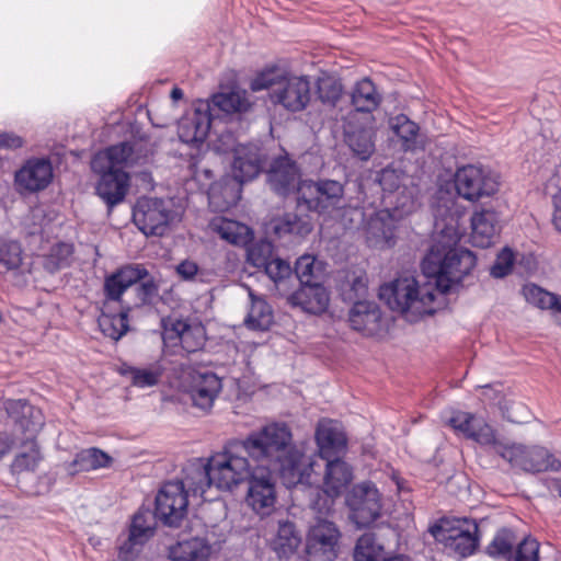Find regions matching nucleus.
<instances>
[{"instance_id":"864d4df0","label":"nucleus","mask_w":561,"mask_h":561,"mask_svg":"<svg viewBox=\"0 0 561 561\" xmlns=\"http://www.w3.org/2000/svg\"><path fill=\"white\" fill-rule=\"evenodd\" d=\"M72 254V244L59 242L50 249V253L45 260V266L50 272L64 268L70 264V257Z\"/></svg>"},{"instance_id":"a878e982","label":"nucleus","mask_w":561,"mask_h":561,"mask_svg":"<svg viewBox=\"0 0 561 561\" xmlns=\"http://www.w3.org/2000/svg\"><path fill=\"white\" fill-rule=\"evenodd\" d=\"M499 218L492 209L474 211L471 217L470 240L472 245L484 249L493 243L499 232Z\"/></svg>"},{"instance_id":"39448f33","label":"nucleus","mask_w":561,"mask_h":561,"mask_svg":"<svg viewBox=\"0 0 561 561\" xmlns=\"http://www.w3.org/2000/svg\"><path fill=\"white\" fill-rule=\"evenodd\" d=\"M436 290L430 283L420 285L414 277H401L382 285L379 297L391 310L405 314L410 321H417L435 312L433 302Z\"/></svg>"},{"instance_id":"7c9ffc66","label":"nucleus","mask_w":561,"mask_h":561,"mask_svg":"<svg viewBox=\"0 0 561 561\" xmlns=\"http://www.w3.org/2000/svg\"><path fill=\"white\" fill-rule=\"evenodd\" d=\"M211 546L205 538L194 537L178 541L169 548L171 561H208Z\"/></svg>"},{"instance_id":"09e8293b","label":"nucleus","mask_w":561,"mask_h":561,"mask_svg":"<svg viewBox=\"0 0 561 561\" xmlns=\"http://www.w3.org/2000/svg\"><path fill=\"white\" fill-rule=\"evenodd\" d=\"M343 92L342 83L331 78H321L317 82V95L322 104L334 107Z\"/></svg>"},{"instance_id":"473e14b6","label":"nucleus","mask_w":561,"mask_h":561,"mask_svg":"<svg viewBox=\"0 0 561 561\" xmlns=\"http://www.w3.org/2000/svg\"><path fill=\"white\" fill-rule=\"evenodd\" d=\"M250 308L244 318V325L253 331H267L274 323V312L268 302L256 295L253 290H249Z\"/></svg>"},{"instance_id":"79ce46f5","label":"nucleus","mask_w":561,"mask_h":561,"mask_svg":"<svg viewBox=\"0 0 561 561\" xmlns=\"http://www.w3.org/2000/svg\"><path fill=\"white\" fill-rule=\"evenodd\" d=\"M42 459L43 456L37 443L33 439L26 440L22 445V450L14 457L11 470L14 474L34 472Z\"/></svg>"},{"instance_id":"ea45409f","label":"nucleus","mask_w":561,"mask_h":561,"mask_svg":"<svg viewBox=\"0 0 561 561\" xmlns=\"http://www.w3.org/2000/svg\"><path fill=\"white\" fill-rule=\"evenodd\" d=\"M391 130L400 138L404 151H415L422 148L419 140L420 127L411 121L407 115L399 114L389 119Z\"/></svg>"},{"instance_id":"f8f14e48","label":"nucleus","mask_w":561,"mask_h":561,"mask_svg":"<svg viewBox=\"0 0 561 561\" xmlns=\"http://www.w3.org/2000/svg\"><path fill=\"white\" fill-rule=\"evenodd\" d=\"M188 495L182 482H164L154 499L158 519L163 525L178 527L187 513Z\"/></svg>"},{"instance_id":"774afa93","label":"nucleus","mask_w":561,"mask_h":561,"mask_svg":"<svg viewBox=\"0 0 561 561\" xmlns=\"http://www.w3.org/2000/svg\"><path fill=\"white\" fill-rule=\"evenodd\" d=\"M556 186L558 192L553 194L554 211L552 222L556 229L561 232V176L556 179Z\"/></svg>"},{"instance_id":"b1692460","label":"nucleus","mask_w":561,"mask_h":561,"mask_svg":"<svg viewBox=\"0 0 561 561\" xmlns=\"http://www.w3.org/2000/svg\"><path fill=\"white\" fill-rule=\"evenodd\" d=\"M133 146L129 142H121L96 152L91 160L92 171L105 169L124 170L133 165Z\"/></svg>"},{"instance_id":"6ab92c4d","label":"nucleus","mask_w":561,"mask_h":561,"mask_svg":"<svg viewBox=\"0 0 561 561\" xmlns=\"http://www.w3.org/2000/svg\"><path fill=\"white\" fill-rule=\"evenodd\" d=\"M407 211L401 208H383L376 211L369 219L367 225V239L374 247L392 245L397 222Z\"/></svg>"},{"instance_id":"c03bdc74","label":"nucleus","mask_w":561,"mask_h":561,"mask_svg":"<svg viewBox=\"0 0 561 561\" xmlns=\"http://www.w3.org/2000/svg\"><path fill=\"white\" fill-rule=\"evenodd\" d=\"M523 295L525 299L540 309H550L553 312L561 313V301L559 297L543 288L528 284L523 287Z\"/></svg>"},{"instance_id":"9b49d317","label":"nucleus","mask_w":561,"mask_h":561,"mask_svg":"<svg viewBox=\"0 0 561 561\" xmlns=\"http://www.w3.org/2000/svg\"><path fill=\"white\" fill-rule=\"evenodd\" d=\"M455 188L467 201H478L491 196L499 190L496 178L482 165L467 164L455 173Z\"/></svg>"},{"instance_id":"0e129e2a","label":"nucleus","mask_w":561,"mask_h":561,"mask_svg":"<svg viewBox=\"0 0 561 561\" xmlns=\"http://www.w3.org/2000/svg\"><path fill=\"white\" fill-rule=\"evenodd\" d=\"M145 539H134L131 540V534H128V537L124 540L123 543L119 545L118 548V558L122 561H134L140 550V548L146 543Z\"/></svg>"},{"instance_id":"423d86ee","label":"nucleus","mask_w":561,"mask_h":561,"mask_svg":"<svg viewBox=\"0 0 561 561\" xmlns=\"http://www.w3.org/2000/svg\"><path fill=\"white\" fill-rule=\"evenodd\" d=\"M344 184L331 179L304 180L298 186L297 206L309 211L330 214L344 207Z\"/></svg>"},{"instance_id":"69168bd1","label":"nucleus","mask_w":561,"mask_h":561,"mask_svg":"<svg viewBox=\"0 0 561 561\" xmlns=\"http://www.w3.org/2000/svg\"><path fill=\"white\" fill-rule=\"evenodd\" d=\"M539 543L536 539H524L518 543L514 561H538Z\"/></svg>"},{"instance_id":"8fccbe9b","label":"nucleus","mask_w":561,"mask_h":561,"mask_svg":"<svg viewBox=\"0 0 561 561\" xmlns=\"http://www.w3.org/2000/svg\"><path fill=\"white\" fill-rule=\"evenodd\" d=\"M274 245L268 240H259L247 250V261L255 267H264L274 257Z\"/></svg>"},{"instance_id":"aec40b11","label":"nucleus","mask_w":561,"mask_h":561,"mask_svg":"<svg viewBox=\"0 0 561 561\" xmlns=\"http://www.w3.org/2000/svg\"><path fill=\"white\" fill-rule=\"evenodd\" d=\"M93 172L100 175L95 192L111 210L124 201L129 186V174L124 170L112 169Z\"/></svg>"},{"instance_id":"393cba45","label":"nucleus","mask_w":561,"mask_h":561,"mask_svg":"<svg viewBox=\"0 0 561 561\" xmlns=\"http://www.w3.org/2000/svg\"><path fill=\"white\" fill-rule=\"evenodd\" d=\"M288 300L293 306H298L308 313L319 314L327 310L330 299L324 286L313 283L300 286Z\"/></svg>"},{"instance_id":"bb28decb","label":"nucleus","mask_w":561,"mask_h":561,"mask_svg":"<svg viewBox=\"0 0 561 561\" xmlns=\"http://www.w3.org/2000/svg\"><path fill=\"white\" fill-rule=\"evenodd\" d=\"M316 440L321 458L328 460L340 457L346 449L347 438L334 424L320 423L316 431Z\"/></svg>"},{"instance_id":"bf43d9fd","label":"nucleus","mask_w":561,"mask_h":561,"mask_svg":"<svg viewBox=\"0 0 561 561\" xmlns=\"http://www.w3.org/2000/svg\"><path fill=\"white\" fill-rule=\"evenodd\" d=\"M266 275L275 283L279 284L293 277L290 264L279 257H273L266 266L263 267Z\"/></svg>"},{"instance_id":"a211bd4d","label":"nucleus","mask_w":561,"mask_h":561,"mask_svg":"<svg viewBox=\"0 0 561 561\" xmlns=\"http://www.w3.org/2000/svg\"><path fill=\"white\" fill-rule=\"evenodd\" d=\"M273 100L290 112H300L311 100V84L307 77H291L273 90Z\"/></svg>"},{"instance_id":"3c124183","label":"nucleus","mask_w":561,"mask_h":561,"mask_svg":"<svg viewBox=\"0 0 561 561\" xmlns=\"http://www.w3.org/2000/svg\"><path fill=\"white\" fill-rule=\"evenodd\" d=\"M514 542L515 537L510 529H500L486 547V552L491 557L510 558L512 556Z\"/></svg>"},{"instance_id":"5fc2aeb1","label":"nucleus","mask_w":561,"mask_h":561,"mask_svg":"<svg viewBox=\"0 0 561 561\" xmlns=\"http://www.w3.org/2000/svg\"><path fill=\"white\" fill-rule=\"evenodd\" d=\"M23 262V250L18 241H4L0 244V264L7 270H18Z\"/></svg>"},{"instance_id":"1a4fd4ad","label":"nucleus","mask_w":561,"mask_h":561,"mask_svg":"<svg viewBox=\"0 0 561 561\" xmlns=\"http://www.w3.org/2000/svg\"><path fill=\"white\" fill-rule=\"evenodd\" d=\"M174 216L171 199L144 196L133 208L134 224L146 236H163Z\"/></svg>"},{"instance_id":"f257e3e1","label":"nucleus","mask_w":561,"mask_h":561,"mask_svg":"<svg viewBox=\"0 0 561 561\" xmlns=\"http://www.w3.org/2000/svg\"><path fill=\"white\" fill-rule=\"evenodd\" d=\"M102 295L98 324L102 333L114 341L129 331L133 311L153 307L161 299L159 283L138 263L122 265L105 275Z\"/></svg>"},{"instance_id":"0eeeda50","label":"nucleus","mask_w":561,"mask_h":561,"mask_svg":"<svg viewBox=\"0 0 561 561\" xmlns=\"http://www.w3.org/2000/svg\"><path fill=\"white\" fill-rule=\"evenodd\" d=\"M496 455L507 461L513 469L524 472L537 473L561 469V461L541 446H526L517 443L496 445Z\"/></svg>"},{"instance_id":"e2e57ef3","label":"nucleus","mask_w":561,"mask_h":561,"mask_svg":"<svg viewBox=\"0 0 561 561\" xmlns=\"http://www.w3.org/2000/svg\"><path fill=\"white\" fill-rule=\"evenodd\" d=\"M181 279L185 282H203L204 272L198 267L197 263L191 260H184L176 265L175 268Z\"/></svg>"},{"instance_id":"6e6d98bb","label":"nucleus","mask_w":561,"mask_h":561,"mask_svg":"<svg viewBox=\"0 0 561 561\" xmlns=\"http://www.w3.org/2000/svg\"><path fill=\"white\" fill-rule=\"evenodd\" d=\"M314 262L311 255H302L296 261L293 277L299 280L300 286L319 283L314 274Z\"/></svg>"},{"instance_id":"9d476101","label":"nucleus","mask_w":561,"mask_h":561,"mask_svg":"<svg viewBox=\"0 0 561 561\" xmlns=\"http://www.w3.org/2000/svg\"><path fill=\"white\" fill-rule=\"evenodd\" d=\"M348 518L357 528L370 526L381 514V494L370 481L355 484L345 499Z\"/></svg>"},{"instance_id":"c9c22d12","label":"nucleus","mask_w":561,"mask_h":561,"mask_svg":"<svg viewBox=\"0 0 561 561\" xmlns=\"http://www.w3.org/2000/svg\"><path fill=\"white\" fill-rule=\"evenodd\" d=\"M112 457L105 451L91 447L79 451L75 459L67 466L69 474L107 468L112 465Z\"/></svg>"},{"instance_id":"72a5a7b5","label":"nucleus","mask_w":561,"mask_h":561,"mask_svg":"<svg viewBox=\"0 0 561 561\" xmlns=\"http://www.w3.org/2000/svg\"><path fill=\"white\" fill-rule=\"evenodd\" d=\"M381 101L382 95L367 77L357 81L352 89L351 104L356 112L371 113L379 107Z\"/></svg>"},{"instance_id":"cd10ccee","label":"nucleus","mask_w":561,"mask_h":561,"mask_svg":"<svg viewBox=\"0 0 561 561\" xmlns=\"http://www.w3.org/2000/svg\"><path fill=\"white\" fill-rule=\"evenodd\" d=\"M243 184L232 174L222 176L209 186V202L220 209H227L237 205L241 199Z\"/></svg>"},{"instance_id":"2eb2a0df","label":"nucleus","mask_w":561,"mask_h":561,"mask_svg":"<svg viewBox=\"0 0 561 561\" xmlns=\"http://www.w3.org/2000/svg\"><path fill=\"white\" fill-rule=\"evenodd\" d=\"M265 168L266 182L275 194L285 197L298 191L300 169L288 154L273 158Z\"/></svg>"},{"instance_id":"e433bc0d","label":"nucleus","mask_w":561,"mask_h":561,"mask_svg":"<svg viewBox=\"0 0 561 561\" xmlns=\"http://www.w3.org/2000/svg\"><path fill=\"white\" fill-rule=\"evenodd\" d=\"M211 228L222 240L233 245H247L253 238L248 226L227 218L213 220Z\"/></svg>"},{"instance_id":"a19ab883","label":"nucleus","mask_w":561,"mask_h":561,"mask_svg":"<svg viewBox=\"0 0 561 561\" xmlns=\"http://www.w3.org/2000/svg\"><path fill=\"white\" fill-rule=\"evenodd\" d=\"M345 144L360 160H368L375 151L373 133L365 127H348L344 133Z\"/></svg>"},{"instance_id":"4c0bfd02","label":"nucleus","mask_w":561,"mask_h":561,"mask_svg":"<svg viewBox=\"0 0 561 561\" xmlns=\"http://www.w3.org/2000/svg\"><path fill=\"white\" fill-rule=\"evenodd\" d=\"M325 468L324 486L333 490L334 494H341L353 480L351 466L335 457L327 460Z\"/></svg>"},{"instance_id":"052dcab7","label":"nucleus","mask_w":561,"mask_h":561,"mask_svg":"<svg viewBox=\"0 0 561 561\" xmlns=\"http://www.w3.org/2000/svg\"><path fill=\"white\" fill-rule=\"evenodd\" d=\"M515 262L514 253L511 249H503L496 256L494 264L490 268L491 276L502 278L507 276L513 268Z\"/></svg>"},{"instance_id":"c85d7f7f","label":"nucleus","mask_w":561,"mask_h":561,"mask_svg":"<svg viewBox=\"0 0 561 561\" xmlns=\"http://www.w3.org/2000/svg\"><path fill=\"white\" fill-rule=\"evenodd\" d=\"M183 474L184 477L179 481L183 483L188 494L203 495L208 488L215 485L209 460L203 462L198 459L191 462L183 469Z\"/></svg>"},{"instance_id":"f3484780","label":"nucleus","mask_w":561,"mask_h":561,"mask_svg":"<svg viewBox=\"0 0 561 561\" xmlns=\"http://www.w3.org/2000/svg\"><path fill=\"white\" fill-rule=\"evenodd\" d=\"M267 157L256 145H238L233 149L232 175L241 183L253 181L265 169Z\"/></svg>"},{"instance_id":"f704fd0d","label":"nucleus","mask_w":561,"mask_h":561,"mask_svg":"<svg viewBox=\"0 0 561 561\" xmlns=\"http://www.w3.org/2000/svg\"><path fill=\"white\" fill-rule=\"evenodd\" d=\"M385 556L386 545L378 533H365L356 540L353 551L354 561H383L387 559Z\"/></svg>"},{"instance_id":"20e7f679","label":"nucleus","mask_w":561,"mask_h":561,"mask_svg":"<svg viewBox=\"0 0 561 561\" xmlns=\"http://www.w3.org/2000/svg\"><path fill=\"white\" fill-rule=\"evenodd\" d=\"M461 234L453 226H446L433 237V243L422 260L423 274L435 279V288L442 295L458 286L476 266V255L468 249L457 248Z\"/></svg>"},{"instance_id":"4be33fe9","label":"nucleus","mask_w":561,"mask_h":561,"mask_svg":"<svg viewBox=\"0 0 561 561\" xmlns=\"http://www.w3.org/2000/svg\"><path fill=\"white\" fill-rule=\"evenodd\" d=\"M221 388V379L215 373H198L193 378L190 391L193 405L203 411L210 410Z\"/></svg>"},{"instance_id":"4468645a","label":"nucleus","mask_w":561,"mask_h":561,"mask_svg":"<svg viewBox=\"0 0 561 561\" xmlns=\"http://www.w3.org/2000/svg\"><path fill=\"white\" fill-rule=\"evenodd\" d=\"M466 527H446L436 524L430 528L436 541L455 554L466 558L472 554L479 545L478 525L474 522L465 520Z\"/></svg>"},{"instance_id":"49530a36","label":"nucleus","mask_w":561,"mask_h":561,"mask_svg":"<svg viewBox=\"0 0 561 561\" xmlns=\"http://www.w3.org/2000/svg\"><path fill=\"white\" fill-rule=\"evenodd\" d=\"M164 368L156 364L151 368H136L128 366L122 370L123 375H130L131 383L139 388L153 387L158 385Z\"/></svg>"},{"instance_id":"680f3d73","label":"nucleus","mask_w":561,"mask_h":561,"mask_svg":"<svg viewBox=\"0 0 561 561\" xmlns=\"http://www.w3.org/2000/svg\"><path fill=\"white\" fill-rule=\"evenodd\" d=\"M477 421L478 419H476L473 414L469 412L457 411L450 416L448 424L455 431L462 433L468 438L470 433L473 431Z\"/></svg>"},{"instance_id":"4d7b16f0","label":"nucleus","mask_w":561,"mask_h":561,"mask_svg":"<svg viewBox=\"0 0 561 561\" xmlns=\"http://www.w3.org/2000/svg\"><path fill=\"white\" fill-rule=\"evenodd\" d=\"M178 342L181 343L182 348L186 353H195L202 350L205 345L203 327L190 324Z\"/></svg>"},{"instance_id":"603ef678","label":"nucleus","mask_w":561,"mask_h":561,"mask_svg":"<svg viewBox=\"0 0 561 561\" xmlns=\"http://www.w3.org/2000/svg\"><path fill=\"white\" fill-rule=\"evenodd\" d=\"M188 327L190 323L186 320L175 314L163 317L161 319L163 341L165 343L176 344Z\"/></svg>"},{"instance_id":"338daca9","label":"nucleus","mask_w":561,"mask_h":561,"mask_svg":"<svg viewBox=\"0 0 561 561\" xmlns=\"http://www.w3.org/2000/svg\"><path fill=\"white\" fill-rule=\"evenodd\" d=\"M278 75L274 69L262 71L252 79L250 88L252 91H262L277 83ZM280 82H278L279 84Z\"/></svg>"},{"instance_id":"ddd939ff","label":"nucleus","mask_w":561,"mask_h":561,"mask_svg":"<svg viewBox=\"0 0 561 561\" xmlns=\"http://www.w3.org/2000/svg\"><path fill=\"white\" fill-rule=\"evenodd\" d=\"M376 181L383 192L390 194L398 192L400 194L394 202L397 208H401L402 211L407 213L413 210L415 197L419 193L417 185L415 179L402 170L400 165L391 163L386 167L378 172Z\"/></svg>"},{"instance_id":"c756f323","label":"nucleus","mask_w":561,"mask_h":561,"mask_svg":"<svg viewBox=\"0 0 561 561\" xmlns=\"http://www.w3.org/2000/svg\"><path fill=\"white\" fill-rule=\"evenodd\" d=\"M4 409L24 432H36L43 425L41 411L25 399H8Z\"/></svg>"},{"instance_id":"6e6552de","label":"nucleus","mask_w":561,"mask_h":561,"mask_svg":"<svg viewBox=\"0 0 561 561\" xmlns=\"http://www.w3.org/2000/svg\"><path fill=\"white\" fill-rule=\"evenodd\" d=\"M342 531L331 519L316 517L306 541L307 561H334L341 551Z\"/></svg>"},{"instance_id":"13d9d810","label":"nucleus","mask_w":561,"mask_h":561,"mask_svg":"<svg viewBox=\"0 0 561 561\" xmlns=\"http://www.w3.org/2000/svg\"><path fill=\"white\" fill-rule=\"evenodd\" d=\"M468 438L479 443L480 445L492 446L495 453L496 445H505L496 439L493 427L482 420L477 421L473 431L470 433Z\"/></svg>"},{"instance_id":"dca6fc26","label":"nucleus","mask_w":561,"mask_h":561,"mask_svg":"<svg viewBox=\"0 0 561 561\" xmlns=\"http://www.w3.org/2000/svg\"><path fill=\"white\" fill-rule=\"evenodd\" d=\"M53 180V165L47 158H31L15 172L14 183L21 193L45 190Z\"/></svg>"},{"instance_id":"37998d69","label":"nucleus","mask_w":561,"mask_h":561,"mask_svg":"<svg viewBox=\"0 0 561 561\" xmlns=\"http://www.w3.org/2000/svg\"><path fill=\"white\" fill-rule=\"evenodd\" d=\"M157 520L156 510L151 512L149 508H140L134 515L129 527L131 540L138 538L148 541L154 535Z\"/></svg>"},{"instance_id":"7ed1b4c3","label":"nucleus","mask_w":561,"mask_h":561,"mask_svg":"<svg viewBox=\"0 0 561 561\" xmlns=\"http://www.w3.org/2000/svg\"><path fill=\"white\" fill-rule=\"evenodd\" d=\"M284 446L271 461H262L254 467L248 480L247 504L260 516L270 515L276 503V474L287 488L309 484L312 462L300 451L293 440L288 426L283 433Z\"/></svg>"},{"instance_id":"5701e85b","label":"nucleus","mask_w":561,"mask_h":561,"mask_svg":"<svg viewBox=\"0 0 561 561\" xmlns=\"http://www.w3.org/2000/svg\"><path fill=\"white\" fill-rule=\"evenodd\" d=\"M348 321L353 330L373 335L380 328L381 310L375 301L358 300L348 312Z\"/></svg>"},{"instance_id":"2f4dec72","label":"nucleus","mask_w":561,"mask_h":561,"mask_svg":"<svg viewBox=\"0 0 561 561\" xmlns=\"http://www.w3.org/2000/svg\"><path fill=\"white\" fill-rule=\"evenodd\" d=\"M301 541V534L293 522L279 520L276 535L271 541V548L279 559H288L298 550Z\"/></svg>"},{"instance_id":"de8ad7c7","label":"nucleus","mask_w":561,"mask_h":561,"mask_svg":"<svg viewBox=\"0 0 561 561\" xmlns=\"http://www.w3.org/2000/svg\"><path fill=\"white\" fill-rule=\"evenodd\" d=\"M337 496L340 494H334L333 490L327 486L317 490L310 500V507L317 514L316 517L329 518L334 513Z\"/></svg>"},{"instance_id":"f03ea898","label":"nucleus","mask_w":561,"mask_h":561,"mask_svg":"<svg viewBox=\"0 0 561 561\" xmlns=\"http://www.w3.org/2000/svg\"><path fill=\"white\" fill-rule=\"evenodd\" d=\"M287 427L285 422H273L252 431L243 439L228 442L222 453L209 459L215 486L219 490H232L248 481L256 465L266 459L271 461L282 450V435Z\"/></svg>"},{"instance_id":"58836bf2","label":"nucleus","mask_w":561,"mask_h":561,"mask_svg":"<svg viewBox=\"0 0 561 561\" xmlns=\"http://www.w3.org/2000/svg\"><path fill=\"white\" fill-rule=\"evenodd\" d=\"M273 229L279 238L286 234L305 237L312 231L313 224L307 214L286 213L275 221Z\"/></svg>"},{"instance_id":"a18cd8bd","label":"nucleus","mask_w":561,"mask_h":561,"mask_svg":"<svg viewBox=\"0 0 561 561\" xmlns=\"http://www.w3.org/2000/svg\"><path fill=\"white\" fill-rule=\"evenodd\" d=\"M211 104L227 114L242 113L248 111L250 106L245 92L241 93L237 91L214 94Z\"/></svg>"},{"instance_id":"412c9836","label":"nucleus","mask_w":561,"mask_h":561,"mask_svg":"<svg viewBox=\"0 0 561 561\" xmlns=\"http://www.w3.org/2000/svg\"><path fill=\"white\" fill-rule=\"evenodd\" d=\"M210 104L201 103L193 113L187 114L179 122L178 134L185 144L203 142L210 129Z\"/></svg>"}]
</instances>
